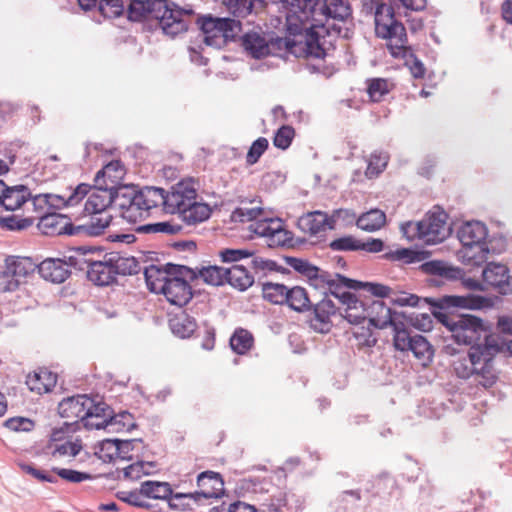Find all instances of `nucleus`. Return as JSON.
I'll use <instances>...</instances> for the list:
<instances>
[{
  "mask_svg": "<svg viewBox=\"0 0 512 512\" xmlns=\"http://www.w3.org/2000/svg\"><path fill=\"white\" fill-rule=\"evenodd\" d=\"M347 0H295L286 16V27L293 38L287 42L298 58H323L326 54L322 33L328 18L345 20L351 15Z\"/></svg>",
  "mask_w": 512,
  "mask_h": 512,
  "instance_id": "1",
  "label": "nucleus"
},
{
  "mask_svg": "<svg viewBox=\"0 0 512 512\" xmlns=\"http://www.w3.org/2000/svg\"><path fill=\"white\" fill-rule=\"evenodd\" d=\"M441 321L453 333L458 343L471 345L466 356L453 362L456 375L462 379L473 378L478 386L492 387L498 379L494 367V358L499 351L498 346L490 342V336L480 318L472 315L444 316Z\"/></svg>",
  "mask_w": 512,
  "mask_h": 512,
  "instance_id": "2",
  "label": "nucleus"
},
{
  "mask_svg": "<svg viewBox=\"0 0 512 512\" xmlns=\"http://www.w3.org/2000/svg\"><path fill=\"white\" fill-rule=\"evenodd\" d=\"M31 191L25 185L8 186L5 183L0 199V227L20 231L33 224L29 215Z\"/></svg>",
  "mask_w": 512,
  "mask_h": 512,
  "instance_id": "3",
  "label": "nucleus"
},
{
  "mask_svg": "<svg viewBox=\"0 0 512 512\" xmlns=\"http://www.w3.org/2000/svg\"><path fill=\"white\" fill-rule=\"evenodd\" d=\"M402 231L409 240L418 238L426 244H436L449 236L450 227L447 224V214L438 209L427 213L417 223L408 222L402 225Z\"/></svg>",
  "mask_w": 512,
  "mask_h": 512,
  "instance_id": "4",
  "label": "nucleus"
},
{
  "mask_svg": "<svg viewBox=\"0 0 512 512\" xmlns=\"http://www.w3.org/2000/svg\"><path fill=\"white\" fill-rule=\"evenodd\" d=\"M89 191L88 184L81 183L75 188H69L60 194L41 193L35 196L31 195L30 205L33 207L35 215L29 213L35 219H39L46 214H52L50 209H62L66 207L77 206Z\"/></svg>",
  "mask_w": 512,
  "mask_h": 512,
  "instance_id": "5",
  "label": "nucleus"
},
{
  "mask_svg": "<svg viewBox=\"0 0 512 512\" xmlns=\"http://www.w3.org/2000/svg\"><path fill=\"white\" fill-rule=\"evenodd\" d=\"M241 22L230 18L204 17L201 21V30L204 42L216 48L225 46L241 32Z\"/></svg>",
  "mask_w": 512,
  "mask_h": 512,
  "instance_id": "6",
  "label": "nucleus"
},
{
  "mask_svg": "<svg viewBox=\"0 0 512 512\" xmlns=\"http://www.w3.org/2000/svg\"><path fill=\"white\" fill-rule=\"evenodd\" d=\"M138 272V264L134 258L118 257L110 261H98L89 265L88 279L99 286H105L116 280L117 274H133Z\"/></svg>",
  "mask_w": 512,
  "mask_h": 512,
  "instance_id": "7",
  "label": "nucleus"
},
{
  "mask_svg": "<svg viewBox=\"0 0 512 512\" xmlns=\"http://www.w3.org/2000/svg\"><path fill=\"white\" fill-rule=\"evenodd\" d=\"M38 268L29 257L10 256L5 260V267L0 273V292L16 291L21 283Z\"/></svg>",
  "mask_w": 512,
  "mask_h": 512,
  "instance_id": "8",
  "label": "nucleus"
},
{
  "mask_svg": "<svg viewBox=\"0 0 512 512\" xmlns=\"http://www.w3.org/2000/svg\"><path fill=\"white\" fill-rule=\"evenodd\" d=\"M289 37L282 38H267L266 34L259 31H249L246 32L241 37V45L246 51L254 59H262L274 53V50L280 49L282 46L286 48V50L293 54L289 49L287 42L293 38V35L288 31Z\"/></svg>",
  "mask_w": 512,
  "mask_h": 512,
  "instance_id": "9",
  "label": "nucleus"
},
{
  "mask_svg": "<svg viewBox=\"0 0 512 512\" xmlns=\"http://www.w3.org/2000/svg\"><path fill=\"white\" fill-rule=\"evenodd\" d=\"M347 289L341 280V276H339V283H329V291L342 304V307L338 308L342 317L351 324H360L366 321L367 299L360 300Z\"/></svg>",
  "mask_w": 512,
  "mask_h": 512,
  "instance_id": "10",
  "label": "nucleus"
},
{
  "mask_svg": "<svg viewBox=\"0 0 512 512\" xmlns=\"http://www.w3.org/2000/svg\"><path fill=\"white\" fill-rule=\"evenodd\" d=\"M194 276V272L188 267H174L173 275L160 294H163L172 305L185 306L193 297L192 288L185 278H194Z\"/></svg>",
  "mask_w": 512,
  "mask_h": 512,
  "instance_id": "11",
  "label": "nucleus"
},
{
  "mask_svg": "<svg viewBox=\"0 0 512 512\" xmlns=\"http://www.w3.org/2000/svg\"><path fill=\"white\" fill-rule=\"evenodd\" d=\"M192 15V9L180 8L175 3L165 0L156 21L166 35L175 37L188 30Z\"/></svg>",
  "mask_w": 512,
  "mask_h": 512,
  "instance_id": "12",
  "label": "nucleus"
},
{
  "mask_svg": "<svg viewBox=\"0 0 512 512\" xmlns=\"http://www.w3.org/2000/svg\"><path fill=\"white\" fill-rule=\"evenodd\" d=\"M253 232L265 238L271 248L290 246L292 234L285 228V224L279 218L263 219L251 225Z\"/></svg>",
  "mask_w": 512,
  "mask_h": 512,
  "instance_id": "13",
  "label": "nucleus"
},
{
  "mask_svg": "<svg viewBox=\"0 0 512 512\" xmlns=\"http://www.w3.org/2000/svg\"><path fill=\"white\" fill-rule=\"evenodd\" d=\"M166 213L175 214L185 210L198 198L197 184L192 178L183 179L166 193Z\"/></svg>",
  "mask_w": 512,
  "mask_h": 512,
  "instance_id": "14",
  "label": "nucleus"
},
{
  "mask_svg": "<svg viewBox=\"0 0 512 512\" xmlns=\"http://www.w3.org/2000/svg\"><path fill=\"white\" fill-rule=\"evenodd\" d=\"M377 37L386 40V47L393 58L410 55L406 29L401 22L398 21L391 26L380 27V33L377 34Z\"/></svg>",
  "mask_w": 512,
  "mask_h": 512,
  "instance_id": "15",
  "label": "nucleus"
},
{
  "mask_svg": "<svg viewBox=\"0 0 512 512\" xmlns=\"http://www.w3.org/2000/svg\"><path fill=\"white\" fill-rule=\"evenodd\" d=\"M94 406V398L87 395H76L62 400L59 403L58 410L61 417L71 421V423H84L88 412Z\"/></svg>",
  "mask_w": 512,
  "mask_h": 512,
  "instance_id": "16",
  "label": "nucleus"
},
{
  "mask_svg": "<svg viewBox=\"0 0 512 512\" xmlns=\"http://www.w3.org/2000/svg\"><path fill=\"white\" fill-rule=\"evenodd\" d=\"M115 202L121 210L122 217L129 223H137L148 218L147 212L142 208L135 196V190L122 188L115 194Z\"/></svg>",
  "mask_w": 512,
  "mask_h": 512,
  "instance_id": "17",
  "label": "nucleus"
},
{
  "mask_svg": "<svg viewBox=\"0 0 512 512\" xmlns=\"http://www.w3.org/2000/svg\"><path fill=\"white\" fill-rule=\"evenodd\" d=\"M111 413L107 404L94 399V406L88 412L89 415L85 418L83 426L87 429H107L117 425L120 422L119 418L129 417L128 414L112 416Z\"/></svg>",
  "mask_w": 512,
  "mask_h": 512,
  "instance_id": "18",
  "label": "nucleus"
},
{
  "mask_svg": "<svg viewBox=\"0 0 512 512\" xmlns=\"http://www.w3.org/2000/svg\"><path fill=\"white\" fill-rule=\"evenodd\" d=\"M197 486L199 490L191 493L196 501L203 498H219L224 492V481L221 475L213 471H205L198 475Z\"/></svg>",
  "mask_w": 512,
  "mask_h": 512,
  "instance_id": "19",
  "label": "nucleus"
},
{
  "mask_svg": "<svg viewBox=\"0 0 512 512\" xmlns=\"http://www.w3.org/2000/svg\"><path fill=\"white\" fill-rule=\"evenodd\" d=\"M482 278L484 284L496 289L500 294H507L512 290L509 269L504 264L488 263L482 272Z\"/></svg>",
  "mask_w": 512,
  "mask_h": 512,
  "instance_id": "20",
  "label": "nucleus"
},
{
  "mask_svg": "<svg viewBox=\"0 0 512 512\" xmlns=\"http://www.w3.org/2000/svg\"><path fill=\"white\" fill-rule=\"evenodd\" d=\"M165 0H130L127 16L131 21L157 20Z\"/></svg>",
  "mask_w": 512,
  "mask_h": 512,
  "instance_id": "21",
  "label": "nucleus"
},
{
  "mask_svg": "<svg viewBox=\"0 0 512 512\" xmlns=\"http://www.w3.org/2000/svg\"><path fill=\"white\" fill-rule=\"evenodd\" d=\"M88 186L89 191L85 195L87 200L84 205V212L86 214L108 212L110 206L115 201V195L111 188H92L90 185Z\"/></svg>",
  "mask_w": 512,
  "mask_h": 512,
  "instance_id": "22",
  "label": "nucleus"
},
{
  "mask_svg": "<svg viewBox=\"0 0 512 512\" xmlns=\"http://www.w3.org/2000/svg\"><path fill=\"white\" fill-rule=\"evenodd\" d=\"M38 228L44 235H73L75 234L73 225L69 219L61 214L52 213L40 217Z\"/></svg>",
  "mask_w": 512,
  "mask_h": 512,
  "instance_id": "23",
  "label": "nucleus"
},
{
  "mask_svg": "<svg viewBox=\"0 0 512 512\" xmlns=\"http://www.w3.org/2000/svg\"><path fill=\"white\" fill-rule=\"evenodd\" d=\"M337 308L332 300L322 299L314 306V315L310 320L312 328L320 333H327L332 326L331 318L336 315Z\"/></svg>",
  "mask_w": 512,
  "mask_h": 512,
  "instance_id": "24",
  "label": "nucleus"
},
{
  "mask_svg": "<svg viewBox=\"0 0 512 512\" xmlns=\"http://www.w3.org/2000/svg\"><path fill=\"white\" fill-rule=\"evenodd\" d=\"M298 227L302 232L311 236L325 232L327 229H333L330 224V216L322 211H313L302 215L298 219Z\"/></svg>",
  "mask_w": 512,
  "mask_h": 512,
  "instance_id": "25",
  "label": "nucleus"
},
{
  "mask_svg": "<svg viewBox=\"0 0 512 512\" xmlns=\"http://www.w3.org/2000/svg\"><path fill=\"white\" fill-rule=\"evenodd\" d=\"M57 384V374L47 368H38L26 377V385L31 392L39 395L51 392Z\"/></svg>",
  "mask_w": 512,
  "mask_h": 512,
  "instance_id": "26",
  "label": "nucleus"
},
{
  "mask_svg": "<svg viewBox=\"0 0 512 512\" xmlns=\"http://www.w3.org/2000/svg\"><path fill=\"white\" fill-rule=\"evenodd\" d=\"M41 277L53 283H63L70 275L68 264L59 258H47L38 265Z\"/></svg>",
  "mask_w": 512,
  "mask_h": 512,
  "instance_id": "27",
  "label": "nucleus"
},
{
  "mask_svg": "<svg viewBox=\"0 0 512 512\" xmlns=\"http://www.w3.org/2000/svg\"><path fill=\"white\" fill-rule=\"evenodd\" d=\"M179 265L167 264L165 266L151 264L145 268L144 275L147 286L151 292L160 294L164 285L173 275V268Z\"/></svg>",
  "mask_w": 512,
  "mask_h": 512,
  "instance_id": "28",
  "label": "nucleus"
},
{
  "mask_svg": "<svg viewBox=\"0 0 512 512\" xmlns=\"http://www.w3.org/2000/svg\"><path fill=\"white\" fill-rule=\"evenodd\" d=\"M263 214L262 200L259 196H254L251 199L242 198L240 206L232 212L231 219L236 222H249L258 219Z\"/></svg>",
  "mask_w": 512,
  "mask_h": 512,
  "instance_id": "29",
  "label": "nucleus"
},
{
  "mask_svg": "<svg viewBox=\"0 0 512 512\" xmlns=\"http://www.w3.org/2000/svg\"><path fill=\"white\" fill-rule=\"evenodd\" d=\"M366 320L372 326L382 329L388 326L393 319L391 317V309L379 299H367Z\"/></svg>",
  "mask_w": 512,
  "mask_h": 512,
  "instance_id": "30",
  "label": "nucleus"
},
{
  "mask_svg": "<svg viewBox=\"0 0 512 512\" xmlns=\"http://www.w3.org/2000/svg\"><path fill=\"white\" fill-rule=\"evenodd\" d=\"M135 196L140 202L142 208L147 212L148 217L151 215V211L153 209H157L159 207H162L163 211L166 212V195L164 189L145 187L139 191L135 190Z\"/></svg>",
  "mask_w": 512,
  "mask_h": 512,
  "instance_id": "31",
  "label": "nucleus"
},
{
  "mask_svg": "<svg viewBox=\"0 0 512 512\" xmlns=\"http://www.w3.org/2000/svg\"><path fill=\"white\" fill-rule=\"evenodd\" d=\"M287 263L295 271L306 276L311 284L315 287L320 286L323 283H327L328 285L329 283H335L334 281L327 280L324 272L321 271L318 267L310 264L307 260L291 257L288 258Z\"/></svg>",
  "mask_w": 512,
  "mask_h": 512,
  "instance_id": "32",
  "label": "nucleus"
},
{
  "mask_svg": "<svg viewBox=\"0 0 512 512\" xmlns=\"http://www.w3.org/2000/svg\"><path fill=\"white\" fill-rule=\"evenodd\" d=\"M490 253L488 243L463 245L458 252L462 263L469 266H480L485 263Z\"/></svg>",
  "mask_w": 512,
  "mask_h": 512,
  "instance_id": "33",
  "label": "nucleus"
},
{
  "mask_svg": "<svg viewBox=\"0 0 512 512\" xmlns=\"http://www.w3.org/2000/svg\"><path fill=\"white\" fill-rule=\"evenodd\" d=\"M487 235L486 226L479 221L467 222L458 231V238L462 246L487 242Z\"/></svg>",
  "mask_w": 512,
  "mask_h": 512,
  "instance_id": "34",
  "label": "nucleus"
},
{
  "mask_svg": "<svg viewBox=\"0 0 512 512\" xmlns=\"http://www.w3.org/2000/svg\"><path fill=\"white\" fill-rule=\"evenodd\" d=\"M124 175L125 168L122 162L119 160H112L97 172L96 181L99 183L101 178L107 179V181L104 180L103 184L105 187L111 188V191H113V188L121 182Z\"/></svg>",
  "mask_w": 512,
  "mask_h": 512,
  "instance_id": "35",
  "label": "nucleus"
},
{
  "mask_svg": "<svg viewBox=\"0 0 512 512\" xmlns=\"http://www.w3.org/2000/svg\"><path fill=\"white\" fill-rule=\"evenodd\" d=\"M169 326L175 335L188 338L195 332L197 323L193 317L181 311L169 319Z\"/></svg>",
  "mask_w": 512,
  "mask_h": 512,
  "instance_id": "36",
  "label": "nucleus"
},
{
  "mask_svg": "<svg viewBox=\"0 0 512 512\" xmlns=\"http://www.w3.org/2000/svg\"><path fill=\"white\" fill-rule=\"evenodd\" d=\"M226 281L231 286L244 291L253 284L254 277L243 265L234 264L226 269Z\"/></svg>",
  "mask_w": 512,
  "mask_h": 512,
  "instance_id": "37",
  "label": "nucleus"
},
{
  "mask_svg": "<svg viewBox=\"0 0 512 512\" xmlns=\"http://www.w3.org/2000/svg\"><path fill=\"white\" fill-rule=\"evenodd\" d=\"M386 223V215L380 209H371L358 216L356 226L366 232L380 230Z\"/></svg>",
  "mask_w": 512,
  "mask_h": 512,
  "instance_id": "38",
  "label": "nucleus"
},
{
  "mask_svg": "<svg viewBox=\"0 0 512 512\" xmlns=\"http://www.w3.org/2000/svg\"><path fill=\"white\" fill-rule=\"evenodd\" d=\"M187 224H196L207 220L210 217L211 209L208 204L195 199L188 207L179 213Z\"/></svg>",
  "mask_w": 512,
  "mask_h": 512,
  "instance_id": "39",
  "label": "nucleus"
},
{
  "mask_svg": "<svg viewBox=\"0 0 512 512\" xmlns=\"http://www.w3.org/2000/svg\"><path fill=\"white\" fill-rule=\"evenodd\" d=\"M441 302L446 307L479 309L484 306L486 299L482 296H475L471 294L465 296L450 295L444 296L441 299Z\"/></svg>",
  "mask_w": 512,
  "mask_h": 512,
  "instance_id": "40",
  "label": "nucleus"
},
{
  "mask_svg": "<svg viewBox=\"0 0 512 512\" xmlns=\"http://www.w3.org/2000/svg\"><path fill=\"white\" fill-rule=\"evenodd\" d=\"M366 84V91L372 102H380L395 87L394 83L386 78H370Z\"/></svg>",
  "mask_w": 512,
  "mask_h": 512,
  "instance_id": "41",
  "label": "nucleus"
},
{
  "mask_svg": "<svg viewBox=\"0 0 512 512\" xmlns=\"http://www.w3.org/2000/svg\"><path fill=\"white\" fill-rule=\"evenodd\" d=\"M341 280H342L344 286L348 289L357 290V289L362 288L365 291H367L368 293H370L374 296H377V297L390 299V296L392 294V288H390L389 286L383 285V284L371 283V282L362 283V282H359L356 280L348 279L343 276H341Z\"/></svg>",
  "mask_w": 512,
  "mask_h": 512,
  "instance_id": "42",
  "label": "nucleus"
},
{
  "mask_svg": "<svg viewBox=\"0 0 512 512\" xmlns=\"http://www.w3.org/2000/svg\"><path fill=\"white\" fill-rule=\"evenodd\" d=\"M412 351L415 358L420 361L423 367H427L433 358V349L429 342L421 335H415L408 347Z\"/></svg>",
  "mask_w": 512,
  "mask_h": 512,
  "instance_id": "43",
  "label": "nucleus"
},
{
  "mask_svg": "<svg viewBox=\"0 0 512 512\" xmlns=\"http://www.w3.org/2000/svg\"><path fill=\"white\" fill-rule=\"evenodd\" d=\"M141 493L145 498L166 501L172 494V488L168 482L147 480L141 483Z\"/></svg>",
  "mask_w": 512,
  "mask_h": 512,
  "instance_id": "44",
  "label": "nucleus"
},
{
  "mask_svg": "<svg viewBox=\"0 0 512 512\" xmlns=\"http://www.w3.org/2000/svg\"><path fill=\"white\" fill-rule=\"evenodd\" d=\"M284 304H287L291 309L297 312H305L311 308L308 293L300 286L288 288L287 300H285Z\"/></svg>",
  "mask_w": 512,
  "mask_h": 512,
  "instance_id": "45",
  "label": "nucleus"
},
{
  "mask_svg": "<svg viewBox=\"0 0 512 512\" xmlns=\"http://www.w3.org/2000/svg\"><path fill=\"white\" fill-rule=\"evenodd\" d=\"M254 346V337L252 333L246 329L238 328L230 337L231 349L239 354L244 355Z\"/></svg>",
  "mask_w": 512,
  "mask_h": 512,
  "instance_id": "46",
  "label": "nucleus"
},
{
  "mask_svg": "<svg viewBox=\"0 0 512 512\" xmlns=\"http://www.w3.org/2000/svg\"><path fill=\"white\" fill-rule=\"evenodd\" d=\"M372 6L376 7L375 10V32L376 35L380 33V27L391 26L398 22L394 17V10L390 5L381 3V0L371 2Z\"/></svg>",
  "mask_w": 512,
  "mask_h": 512,
  "instance_id": "47",
  "label": "nucleus"
},
{
  "mask_svg": "<svg viewBox=\"0 0 512 512\" xmlns=\"http://www.w3.org/2000/svg\"><path fill=\"white\" fill-rule=\"evenodd\" d=\"M262 295L272 304H284L287 300L288 287L280 283L265 282L262 284Z\"/></svg>",
  "mask_w": 512,
  "mask_h": 512,
  "instance_id": "48",
  "label": "nucleus"
},
{
  "mask_svg": "<svg viewBox=\"0 0 512 512\" xmlns=\"http://www.w3.org/2000/svg\"><path fill=\"white\" fill-rule=\"evenodd\" d=\"M89 215L91 216L90 221L84 225V228L91 236H98L104 233L105 229L109 227L113 219V216L109 211Z\"/></svg>",
  "mask_w": 512,
  "mask_h": 512,
  "instance_id": "49",
  "label": "nucleus"
},
{
  "mask_svg": "<svg viewBox=\"0 0 512 512\" xmlns=\"http://www.w3.org/2000/svg\"><path fill=\"white\" fill-rule=\"evenodd\" d=\"M119 449L117 440L105 439L95 446L94 454L103 462H112L118 459Z\"/></svg>",
  "mask_w": 512,
  "mask_h": 512,
  "instance_id": "50",
  "label": "nucleus"
},
{
  "mask_svg": "<svg viewBox=\"0 0 512 512\" xmlns=\"http://www.w3.org/2000/svg\"><path fill=\"white\" fill-rule=\"evenodd\" d=\"M389 325L393 327L395 348L400 351H408V347L412 342L413 336H410L404 323L393 320Z\"/></svg>",
  "mask_w": 512,
  "mask_h": 512,
  "instance_id": "51",
  "label": "nucleus"
},
{
  "mask_svg": "<svg viewBox=\"0 0 512 512\" xmlns=\"http://www.w3.org/2000/svg\"><path fill=\"white\" fill-rule=\"evenodd\" d=\"M199 276L205 283L219 286L226 281V269L218 266L202 267L199 270Z\"/></svg>",
  "mask_w": 512,
  "mask_h": 512,
  "instance_id": "52",
  "label": "nucleus"
},
{
  "mask_svg": "<svg viewBox=\"0 0 512 512\" xmlns=\"http://www.w3.org/2000/svg\"><path fill=\"white\" fill-rule=\"evenodd\" d=\"M98 10L104 18L114 19L124 13L123 0H100Z\"/></svg>",
  "mask_w": 512,
  "mask_h": 512,
  "instance_id": "53",
  "label": "nucleus"
},
{
  "mask_svg": "<svg viewBox=\"0 0 512 512\" xmlns=\"http://www.w3.org/2000/svg\"><path fill=\"white\" fill-rule=\"evenodd\" d=\"M191 498L190 494H171L169 498L166 499V504L159 509L160 512H184L189 509V504L185 503V498Z\"/></svg>",
  "mask_w": 512,
  "mask_h": 512,
  "instance_id": "54",
  "label": "nucleus"
},
{
  "mask_svg": "<svg viewBox=\"0 0 512 512\" xmlns=\"http://www.w3.org/2000/svg\"><path fill=\"white\" fill-rule=\"evenodd\" d=\"M388 162V156L383 153H372L368 159V165L366 169V176L372 178L379 175L386 167Z\"/></svg>",
  "mask_w": 512,
  "mask_h": 512,
  "instance_id": "55",
  "label": "nucleus"
},
{
  "mask_svg": "<svg viewBox=\"0 0 512 512\" xmlns=\"http://www.w3.org/2000/svg\"><path fill=\"white\" fill-rule=\"evenodd\" d=\"M226 10L235 17H244L252 9V4L248 0H220Z\"/></svg>",
  "mask_w": 512,
  "mask_h": 512,
  "instance_id": "56",
  "label": "nucleus"
},
{
  "mask_svg": "<svg viewBox=\"0 0 512 512\" xmlns=\"http://www.w3.org/2000/svg\"><path fill=\"white\" fill-rule=\"evenodd\" d=\"M268 146L269 142L265 137H259L256 139L247 152L246 163L248 165H254L257 163L260 157L268 149Z\"/></svg>",
  "mask_w": 512,
  "mask_h": 512,
  "instance_id": "57",
  "label": "nucleus"
},
{
  "mask_svg": "<svg viewBox=\"0 0 512 512\" xmlns=\"http://www.w3.org/2000/svg\"><path fill=\"white\" fill-rule=\"evenodd\" d=\"M82 449V444L80 440L75 441H66L60 444H56L52 455L54 457H75Z\"/></svg>",
  "mask_w": 512,
  "mask_h": 512,
  "instance_id": "58",
  "label": "nucleus"
},
{
  "mask_svg": "<svg viewBox=\"0 0 512 512\" xmlns=\"http://www.w3.org/2000/svg\"><path fill=\"white\" fill-rule=\"evenodd\" d=\"M295 136V130L292 126L283 125L275 133L273 144L282 150L287 149Z\"/></svg>",
  "mask_w": 512,
  "mask_h": 512,
  "instance_id": "59",
  "label": "nucleus"
},
{
  "mask_svg": "<svg viewBox=\"0 0 512 512\" xmlns=\"http://www.w3.org/2000/svg\"><path fill=\"white\" fill-rule=\"evenodd\" d=\"M357 218L358 216L353 210L340 208L334 210L330 215V224H332L333 229L337 222H341L344 226L348 227L353 224L356 225Z\"/></svg>",
  "mask_w": 512,
  "mask_h": 512,
  "instance_id": "60",
  "label": "nucleus"
},
{
  "mask_svg": "<svg viewBox=\"0 0 512 512\" xmlns=\"http://www.w3.org/2000/svg\"><path fill=\"white\" fill-rule=\"evenodd\" d=\"M4 426L13 432H30L34 429L35 423L27 417H11L4 422Z\"/></svg>",
  "mask_w": 512,
  "mask_h": 512,
  "instance_id": "61",
  "label": "nucleus"
},
{
  "mask_svg": "<svg viewBox=\"0 0 512 512\" xmlns=\"http://www.w3.org/2000/svg\"><path fill=\"white\" fill-rule=\"evenodd\" d=\"M360 240L352 235L333 240L330 248L334 251H359Z\"/></svg>",
  "mask_w": 512,
  "mask_h": 512,
  "instance_id": "62",
  "label": "nucleus"
},
{
  "mask_svg": "<svg viewBox=\"0 0 512 512\" xmlns=\"http://www.w3.org/2000/svg\"><path fill=\"white\" fill-rule=\"evenodd\" d=\"M397 59L403 60L405 65L408 66L414 78H424L426 68L424 64L415 56L412 48L410 47V55L405 57H398Z\"/></svg>",
  "mask_w": 512,
  "mask_h": 512,
  "instance_id": "63",
  "label": "nucleus"
},
{
  "mask_svg": "<svg viewBox=\"0 0 512 512\" xmlns=\"http://www.w3.org/2000/svg\"><path fill=\"white\" fill-rule=\"evenodd\" d=\"M53 472L56 473L61 479L71 483H80L92 478L89 473L79 472L66 468H53Z\"/></svg>",
  "mask_w": 512,
  "mask_h": 512,
  "instance_id": "64",
  "label": "nucleus"
}]
</instances>
